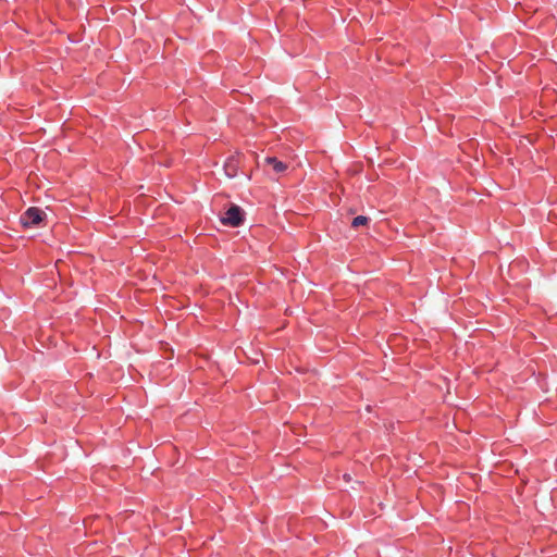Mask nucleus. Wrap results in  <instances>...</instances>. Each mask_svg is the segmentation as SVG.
<instances>
[{
  "label": "nucleus",
  "mask_w": 557,
  "mask_h": 557,
  "mask_svg": "<svg viewBox=\"0 0 557 557\" xmlns=\"http://www.w3.org/2000/svg\"><path fill=\"white\" fill-rule=\"evenodd\" d=\"M245 216L246 213L243 208L232 203L220 221L225 226L238 227L244 224Z\"/></svg>",
  "instance_id": "f257e3e1"
},
{
  "label": "nucleus",
  "mask_w": 557,
  "mask_h": 557,
  "mask_svg": "<svg viewBox=\"0 0 557 557\" xmlns=\"http://www.w3.org/2000/svg\"><path fill=\"white\" fill-rule=\"evenodd\" d=\"M47 218L44 210L38 207H29L20 218L21 224L25 228L39 226Z\"/></svg>",
  "instance_id": "f03ea898"
},
{
  "label": "nucleus",
  "mask_w": 557,
  "mask_h": 557,
  "mask_svg": "<svg viewBox=\"0 0 557 557\" xmlns=\"http://www.w3.org/2000/svg\"><path fill=\"white\" fill-rule=\"evenodd\" d=\"M239 154L230 156L224 162V172L227 177L234 178L238 174L239 170Z\"/></svg>",
  "instance_id": "7ed1b4c3"
},
{
  "label": "nucleus",
  "mask_w": 557,
  "mask_h": 557,
  "mask_svg": "<svg viewBox=\"0 0 557 557\" xmlns=\"http://www.w3.org/2000/svg\"><path fill=\"white\" fill-rule=\"evenodd\" d=\"M265 162L269 165H272L273 171L275 173H282V172L286 171V169H287V165L284 162H282L281 160H278L276 157H267Z\"/></svg>",
  "instance_id": "20e7f679"
},
{
  "label": "nucleus",
  "mask_w": 557,
  "mask_h": 557,
  "mask_svg": "<svg viewBox=\"0 0 557 557\" xmlns=\"http://www.w3.org/2000/svg\"><path fill=\"white\" fill-rule=\"evenodd\" d=\"M370 222V219L368 216H364V215H358L356 218L352 219L351 221V227L352 228H358L360 226H366L368 225Z\"/></svg>",
  "instance_id": "39448f33"
},
{
  "label": "nucleus",
  "mask_w": 557,
  "mask_h": 557,
  "mask_svg": "<svg viewBox=\"0 0 557 557\" xmlns=\"http://www.w3.org/2000/svg\"><path fill=\"white\" fill-rule=\"evenodd\" d=\"M343 478H344V480H345L346 482H350V481H351V476H350V474H348V473L344 474V475H343Z\"/></svg>",
  "instance_id": "423d86ee"
}]
</instances>
